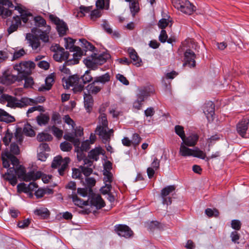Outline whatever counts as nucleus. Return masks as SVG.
<instances>
[{"mask_svg":"<svg viewBox=\"0 0 249 249\" xmlns=\"http://www.w3.org/2000/svg\"><path fill=\"white\" fill-rule=\"evenodd\" d=\"M5 157L10 160L13 167L9 168L7 172L2 175V177L14 186L18 182L17 176L18 178L23 179L26 171L22 165H19V160L15 156L12 155L7 152L5 153Z\"/></svg>","mask_w":249,"mask_h":249,"instance_id":"1","label":"nucleus"},{"mask_svg":"<svg viewBox=\"0 0 249 249\" xmlns=\"http://www.w3.org/2000/svg\"><path fill=\"white\" fill-rule=\"evenodd\" d=\"M64 40L65 48L73 53V58L67 60L66 63L68 65L78 64L79 60L83 55L81 49L79 47L74 46L75 40L71 38H65Z\"/></svg>","mask_w":249,"mask_h":249,"instance_id":"2","label":"nucleus"},{"mask_svg":"<svg viewBox=\"0 0 249 249\" xmlns=\"http://www.w3.org/2000/svg\"><path fill=\"white\" fill-rule=\"evenodd\" d=\"M23 75L19 74L18 71H15L14 69L11 72L5 71L2 76L0 77V82L2 84L9 85L15 82L16 81H22Z\"/></svg>","mask_w":249,"mask_h":249,"instance_id":"3","label":"nucleus"},{"mask_svg":"<svg viewBox=\"0 0 249 249\" xmlns=\"http://www.w3.org/2000/svg\"><path fill=\"white\" fill-rule=\"evenodd\" d=\"M172 3L175 8L185 14L190 15L196 11V7L188 0H172Z\"/></svg>","mask_w":249,"mask_h":249,"instance_id":"4","label":"nucleus"},{"mask_svg":"<svg viewBox=\"0 0 249 249\" xmlns=\"http://www.w3.org/2000/svg\"><path fill=\"white\" fill-rule=\"evenodd\" d=\"M70 162V159L69 157H65L62 159L60 156H58L54 158L51 166L53 168L58 169V173L59 175L64 176L65 172L68 168V164Z\"/></svg>","mask_w":249,"mask_h":249,"instance_id":"5","label":"nucleus"},{"mask_svg":"<svg viewBox=\"0 0 249 249\" xmlns=\"http://www.w3.org/2000/svg\"><path fill=\"white\" fill-rule=\"evenodd\" d=\"M66 88L72 87L74 93L81 92L84 89V86L81 84L80 76L77 74L70 76L66 81Z\"/></svg>","mask_w":249,"mask_h":249,"instance_id":"6","label":"nucleus"},{"mask_svg":"<svg viewBox=\"0 0 249 249\" xmlns=\"http://www.w3.org/2000/svg\"><path fill=\"white\" fill-rule=\"evenodd\" d=\"M51 50L54 53L53 58L56 61L61 62L67 60L69 58V52L65 51L64 49L59 44L52 45Z\"/></svg>","mask_w":249,"mask_h":249,"instance_id":"7","label":"nucleus"},{"mask_svg":"<svg viewBox=\"0 0 249 249\" xmlns=\"http://www.w3.org/2000/svg\"><path fill=\"white\" fill-rule=\"evenodd\" d=\"M35 64L32 61H23L14 66L15 71H18L19 74L23 75L22 78H25V74H28L31 70L35 67Z\"/></svg>","mask_w":249,"mask_h":249,"instance_id":"8","label":"nucleus"},{"mask_svg":"<svg viewBox=\"0 0 249 249\" xmlns=\"http://www.w3.org/2000/svg\"><path fill=\"white\" fill-rule=\"evenodd\" d=\"M88 201L89 204H90L91 206L95 207L97 209H100L105 206V203L101 196L93 192L89 193Z\"/></svg>","mask_w":249,"mask_h":249,"instance_id":"9","label":"nucleus"},{"mask_svg":"<svg viewBox=\"0 0 249 249\" xmlns=\"http://www.w3.org/2000/svg\"><path fill=\"white\" fill-rule=\"evenodd\" d=\"M50 19L56 25V29L59 34L61 36L64 35L68 30L67 24L62 20H60L56 16L51 14L49 16Z\"/></svg>","mask_w":249,"mask_h":249,"instance_id":"10","label":"nucleus"},{"mask_svg":"<svg viewBox=\"0 0 249 249\" xmlns=\"http://www.w3.org/2000/svg\"><path fill=\"white\" fill-rule=\"evenodd\" d=\"M95 132L102 139L103 143H106L110 140V135L113 133V129L108 130V127L97 126Z\"/></svg>","mask_w":249,"mask_h":249,"instance_id":"11","label":"nucleus"},{"mask_svg":"<svg viewBox=\"0 0 249 249\" xmlns=\"http://www.w3.org/2000/svg\"><path fill=\"white\" fill-rule=\"evenodd\" d=\"M183 66H188L190 68H194L196 66V55L191 49H187L184 53Z\"/></svg>","mask_w":249,"mask_h":249,"instance_id":"12","label":"nucleus"},{"mask_svg":"<svg viewBox=\"0 0 249 249\" xmlns=\"http://www.w3.org/2000/svg\"><path fill=\"white\" fill-rule=\"evenodd\" d=\"M155 92V89L152 85H147L141 87L139 89V93L137 94V97H139L141 101H144L151 94Z\"/></svg>","mask_w":249,"mask_h":249,"instance_id":"13","label":"nucleus"},{"mask_svg":"<svg viewBox=\"0 0 249 249\" xmlns=\"http://www.w3.org/2000/svg\"><path fill=\"white\" fill-rule=\"evenodd\" d=\"M115 231L120 236L129 238L133 235V231L130 228L125 225H118L115 226Z\"/></svg>","mask_w":249,"mask_h":249,"instance_id":"14","label":"nucleus"},{"mask_svg":"<svg viewBox=\"0 0 249 249\" xmlns=\"http://www.w3.org/2000/svg\"><path fill=\"white\" fill-rule=\"evenodd\" d=\"M176 187L174 185L167 186L163 188L161 191V196L162 198V203L163 204L169 205L172 203L171 197H166V196L175 191Z\"/></svg>","mask_w":249,"mask_h":249,"instance_id":"15","label":"nucleus"},{"mask_svg":"<svg viewBox=\"0 0 249 249\" xmlns=\"http://www.w3.org/2000/svg\"><path fill=\"white\" fill-rule=\"evenodd\" d=\"M51 30L50 26H48L46 30L43 31L40 29L36 28H34L32 30V32L36 34L40 39L44 42H48L49 40V34Z\"/></svg>","mask_w":249,"mask_h":249,"instance_id":"16","label":"nucleus"},{"mask_svg":"<svg viewBox=\"0 0 249 249\" xmlns=\"http://www.w3.org/2000/svg\"><path fill=\"white\" fill-rule=\"evenodd\" d=\"M214 105L212 101L206 102L203 106V112L209 121L213 120V116L214 114Z\"/></svg>","mask_w":249,"mask_h":249,"instance_id":"17","label":"nucleus"},{"mask_svg":"<svg viewBox=\"0 0 249 249\" xmlns=\"http://www.w3.org/2000/svg\"><path fill=\"white\" fill-rule=\"evenodd\" d=\"M17 100L15 97L11 96L8 94H3L0 96V102L4 103L7 102V106L11 107H17L18 104Z\"/></svg>","mask_w":249,"mask_h":249,"instance_id":"18","label":"nucleus"},{"mask_svg":"<svg viewBox=\"0 0 249 249\" xmlns=\"http://www.w3.org/2000/svg\"><path fill=\"white\" fill-rule=\"evenodd\" d=\"M92 165V160H90L88 159H85L83 165H81L80 166L82 173L86 177L89 176L93 171V169L91 167Z\"/></svg>","mask_w":249,"mask_h":249,"instance_id":"19","label":"nucleus"},{"mask_svg":"<svg viewBox=\"0 0 249 249\" xmlns=\"http://www.w3.org/2000/svg\"><path fill=\"white\" fill-rule=\"evenodd\" d=\"M249 123V120L248 119H243L237 124V131L242 137H244L246 134Z\"/></svg>","mask_w":249,"mask_h":249,"instance_id":"20","label":"nucleus"},{"mask_svg":"<svg viewBox=\"0 0 249 249\" xmlns=\"http://www.w3.org/2000/svg\"><path fill=\"white\" fill-rule=\"evenodd\" d=\"M104 150L101 147H95L89 152L88 158L90 160H93L97 161L99 159V155L104 154Z\"/></svg>","mask_w":249,"mask_h":249,"instance_id":"21","label":"nucleus"},{"mask_svg":"<svg viewBox=\"0 0 249 249\" xmlns=\"http://www.w3.org/2000/svg\"><path fill=\"white\" fill-rule=\"evenodd\" d=\"M84 107L87 112L90 113L92 110L93 105V98L90 94L84 93Z\"/></svg>","mask_w":249,"mask_h":249,"instance_id":"22","label":"nucleus"},{"mask_svg":"<svg viewBox=\"0 0 249 249\" xmlns=\"http://www.w3.org/2000/svg\"><path fill=\"white\" fill-rule=\"evenodd\" d=\"M21 24L20 18L19 16H16L13 18V20L11 21V24L7 29L8 34L10 35L14 32L17 31L18 28Z\"/></svg>","mask_w":249,"mask_h":249,"instance_id":"23","label":"nucleus"},{"mask_svg":"<svg viewBox=\"0 0 249 249\" xmlns=\"http://www.w3.org/2000/svg\"><path fill=\"white\" fill-rule=\"evenodd\" d=\"M198 140V136L196 134H192L186 137L185 136L182 140V142L185 145L188 146H194L197 143Z\"/></svg>","mask_w":249,"mask_h":249,"instance_id":"24","label":"nucleus"},{"mask_svg":"<svg viewBox=\"0 0 249 249\" xmlns=\"http://www.w3.org/2000/svg\"><path fill=\"white\" fill-rule=\"evenodd\" d=\"M30 46L33 50H37L40 46V42L39 38L36 35H29L27 36Z\"/></svg>","mask_w":249,"mask_h":249,"instance_id":"25","label":"nucleus"},{"mask_svg":"<svg viewBox=\"0 0 249 249\" xmlns=\"http://www.w3.org/2000/svg\"><path fill=\"white\" fill-rule=\"evenodd\" d=\"M0 121L8 124L15 122V119L4 110L0 108Z\"/></svg>","mask_w":249,"mask_h":249,"instance_id":"26","label":"nucleus"},{"mask_svg":"<svg viewBox=\"0 0 249 249\" xmlns=\"http://www.w3.org/2000/svg\"><path fill=\"white\" fill-rule=\"evenodd\" d=\"M128 52L129 57L133 61L134 65H136L137 67L140 66L142 60L139 58L135 50L133 49L130 48L128 50Z\"/></svg>","mask_w":249,"mask_h":249,"instance_id":"27","label":"nucleus"},{"mask_svg":"<svg viewBox=\"0 0 249 249\" xmlns=\"http://www.w3.org/2000/svg\"><path fill=\"white\" fill-rule=\"evenodd\" d=\"M95 62H97L98 65H101L105 63L107 60L110 57L109 54L107 53L97 54L96 53H93Z\"/></svg>","mask_w":249,"mask_h":249,"instance_id":"28","label":"nucleus"},{"mask_svg":"<svg viewBox=\"0 0 249 249\" xmlns=\"http://www.w3.org/2000/svg\"><path fill=\"white\" fill-rule=\"evenodd\" d=\"M70 197L72 198V201L75 205L80 207L82 206H87L89 205V201H84L78 197L75 192H72L71 195H70Z\"/></svg>","mask_w":249,"mask_h":249,"instance_id":"29","label":"nucleus"},{"mask_svg":"<svg viewBox=\"0 0 249 249\" xmlns=\"http://www.w3.org/2000/svg\"><path fill=\"white\" fill-rule=\"evenodd\" d=\"M53 82V76L52 75L48 76L45 79V85H42L41 87H40L39 90L44 91L50 90L52 87Z\"/></svg>","mask_w":249,"mask_h":249,"instance_id":"30","label":"nucleus"},{"mask_svg":"<svg viewBox=\"0 0 249 249\" xmlns=\"http://www.w3.org/2000/svg\"><path fill=\"white\" fill-rule=\"evenodd\" d=\"M93 55V54H92L90 57L85 59L83 62L88 68L95 70L97 69L98 65L97 62H95V59Z\"/></svg>","mask_w":249,"mask_h":249,"instance_id":"31","label":"nucleus"},{"mask_svg":"<svg viewBox=\"0 0 249 249\" xmlns=\"http://www.w3.org/2000/svg\"><path fill=\"white\" fill-rule=\"evenodd\" d=\"M193 149L188 148L184 143H181L179 148V153L183 157L192 156Z\"/></svg>","mask_w":249,"mask_h":249,"instance_id":"32","label":"nucleus"},{"mask_svg":"<svg viewBox=\"0 0 249 249\" xmlns=\"http://www.w3.org/2000/svg\"><path fill=\"white\" fill-rule=\"evenodd\" d=\"M95 83H94V80H93V81L91 83L89 84L86 87V89H87L89 92L88 94H96L97 93L99 92L101 89H102V87L98 86H95Z\"/></svg>","mask_w":249,"mask_h":249,"instance_id":"33","label":"nucleus"},{"mask_svg":"<svg viewBox=\"0 0 249 249\" xmlns=\"http://www.w3.org/2000/svg\"><path fill=\"white\" fill-rule=\"evenodd\" d=\"M34 213L41 219H46L50 215L49 210L46 208L37 209L35 210Z\"/></svg>","mask_w":249,"mask_h":249,"instance_id":"34","label":"nucleus"},{"mask_svg":"<svg viewBox=\"0 0 249 249\" xmlns=\"http://www.w3.org/2000/svg\"><path fill=\"white\" fill-rule=\"evenodd\" d=\"M17 107H22L34 105L33 99L28 97H22L20 100L17 102Z\"/></svg>","mask_w":249,"mask_h":249,"instance_id":"35","label":"nucleus"},{"mask_svg":"<svg viewBox=\"0 0 249 249\" xmlns=\"http://www.w3.org/2000/svg\"><path fill=\"white\" fill-rule=\"evenodd\" d=\"M94 83H100L104 85L107 82L110 81V76L109 73L107 72L99 76H96L94 78Z\"/></svg>","mask_w":249,"mask_h":249,"instance_id":"36","label":"nucleus"},{"mask_svg":"<svg viewBox=\"0 0 249 249\" xmlns=\"http://www.w3.org/2000/svg\"><path fill=\"white\" fill-rule=\"evenodd\" d=\"M36 120L37 124L39 125L42 126L46 125L48 124L50 120V117L48 115L46 114H40L39 115L36 117Z\"/></svg>","mask_w":249,"mask_h":249,"instance_id":"37","label":"nucleus"},{"mask_svg":"<svg viewBox=\"0 0 249 249\" xmlns=\"http://www.w3.org/2000/svg\"><path fill=\"white\" fill-rule=\"evenodd\" d=\"M80 78L81 84L83 85L90 82L93 79L94 80V78H93L90 74V70L86 71L83 75L80 76Z\"/></svg>","mask_w":249,"mask_h":249,"instance_id":"38","label":"nucleus"},{"mask_svg":"<svg viewBox=\"0 0 249 249\" xmlns=\"http://www.w3.org/2000/svg\"><path fill=\"white\" fill-rule=\"evenodd\" d=\"M129 8L131 13L133 17H135L140 11L139 3L137 0H134L132 2L129 3Z\"/></svg>","mask_w":249,"mask_h":249,"instance_id":"39","label":"nucleus"},{"mask_svg":"<svg viewBox=\"0 0 249 249\" xmlns=\"http://www.w3.org/2000/svg\"><path fill=\"white\" fill-rule=\"evenodd\" d=\"M9 152L12 155H18L20 153V149L18 145L15 142H12L10 147V151H6L4 152V155L5 156V153Z\"/></svg>","mask_w":249,"mask_h":249,"instance_id":"40","label":"nucleus"},{"mask_svg":"<svg viewBox=\"0 0 249 249\" xmlns=\"http://www.w3.org/2000/svg\"><path fill=\"white\" fill-rule=\"evenodd\" d=\"M37 140L40 142H50L53 140V137L48 133H41L37 135Z\"/></svg>","mask_w":249,"mask_h":249,"instance_id":"41","label":"nucleus"},{"mask_svg":"<svg viewBox=\"0 0 249 249\" xmlns=\"http://www.w3.org/2000/svg\"><path fill=\"white\" fill-rule=\"evenodd\" d=\"M192 156L205 160L207 158L206 153L203 151L200 150L198 147H196L193 149Z\"/></svg>","mask_w":249,"mask_h":249,"instance_id":"42","label":"nucleus"},{"mask_svg":"<svg viewBox=\"0 0 249 249\" xmlns=\"http://www.w3.org/2000/svg\"><path fill=\"white\" fill-rule=\"evenodd\" d=\"M23 132L25 135L30 137L34 136L36 134L32 126L29 123L25 124L23 128Z\"/></svg>","mask_w":249,"mask_h":249,"instance_id":"43","label":"nucleus"},{"mask_svg":"<svg viewBox=\"0 0 249 249\" xmlns=\"http://www.w3.org/2000/svg\"><path fill=\"white\" fill-rule=\"evenodd\" d=\"M79 41L81 43L82 47L87 50L93 52L94 50L96 49L95 47L93 45L85 39H80Z\"/></svg>","mask_w":249,"mask_h":249,"instance_id":"44","label":"nucleus"},{"mask_svg":"<svg viewBox=\"0 0 249 249\" xmlns=\"http://www.w3.org/2000/svg\"><path fill=\"white\" fill-rule=\"evenodd\" d=\"M99 124L97 126L108 127V122L107 115L105 113H101L98 117Z\"/></svg>","mask_w":249,"mask_h":249,"instance_id":"45","label":"nucleus"},{"mask_svg":"<svg viewBox=\"0 0 249 249\" xmlns=\"http://www.w3.org/2000/svg\"><path fill=\"white\" fill-rule=\"evenodd\" d=\"M4 6L8 8H13L14 7L12 2L9 0H0V13H2L4 9Z\"/></svg>","mask_w":249,"mask_h":249,"instance_id":"46","label":"nucleus"},{"mask_svg":"<svg viewBox=\"0 0 249 249\" xmlns=\"http://www.w3.org/2000/svg\"><path fill=\"white\" fill-rule=\"evenodd\" d=\"M103 175L104 176V181L105 183L110 184L112 181V174L107 170H104Z\"/></svg>","mask_w":249,"mask_h":249,"instance_id":"47","label":"nucleus"},{"mask_svg":"<svg viewBox=\"0 0 249 249\" xmlns=\"http://www.w3.org/2000/svg\"><path fill=\"white\" fill-rule=\"evenodd\" d=\"M51 131L53 133V134L54 135V136H55L58 139L61 138L63 134V131L61 129L58 128L57 127L55 126V125H53L51 127Z\"/></svg>","mask_w":249,"mask_h":249,"instance_id":"48","label":"nucleus"},{"mask_svg":"<svg viewBox=\"0 0 249 249\" xmlns=\"http://www.w3.org/2000/svg\"><path fill=\"white\" fill-rule=\"evenodd\" d=\"M175 131L176 133L180 137L182 140L185 137V132L184 131V128L182 126L179 125H177L175 127Z\"/></svg>","mask_w":249,"mask_h":249,"instance_id":"49","label":"nucleus"},{"mask_svg":"<svg viewBox=\"0 0 249 249\" xmlns=\"http://www.w3.org/2000/svg\"><path fill=\"white\" fill-rule=\"evenodd\" d=\"M86 182L89 188V193L93 192L91 188L95 185V179L93 178H86Z\"/></svg>","mask_w":249,"mask_h":249,"instance_id":"50","label":"nucleus"},{"mask_svg":"<svg viewBox=\"0 0 249 249\" xmlns=\"http://www.w3.org/2000/svg\"><path fill=\"white\" fill-rule=\"evenodd\" d=\"M60 148L63 151L68 152L71 150L72 146L71 143L68 142H64L60 143Z\"/></svg>","mask_w":249,"mask_h":249,"instance_id":"51","label":"nucleus"},{"mask_svg":"<svg viewBox=\"0 0 249 249\" xmlns=\"http://www.w3.org/2000/svg\"><path fill=\"white\" fill-rule=\"evenodd\" d=\"M75 151L77 153V158L79 161L83 160V162H84V159H88V157H86V154L84 153L85 151L82 150L79 147L75 149Z\"/></svg>","mask_w":249,"mask_h":249,"instance_id":"52","label":"nucleus"},{"mask_svg":"<svg viewBox=\"0 0 249 249\" xmlns=\"http://www.w3.org/2000/svg\"><path fill=\"white\" fill-rule=\"evenodd\" d=\"M36 25L38 27L44 26L46 22V20L41 16H37L34 18Z\"/></svg>","mask_w":249,"mask_h":249,"instance_id":"53","label":"nucleus"},{"mask_svg":"<svg viewBox=\"0 0 249 249\" xmlns=\"http://www.w3.org/2000/svg\"><path fill=\"white\" fill-rule=\"evenodd\" d=\"M14 134L17 142L19 144H21L23 140V136L21 129L17 128Z\"/></svg>","mask_w":249,"mask_h":249,"instance_id":"54","label":"nucleus"},{"mask_svg":"<svg viewBox=\"0 0 249 249\" xmlns=\"http://www.w3.org/2000/svg\"><path fill=\"white\" fill-rule=\"evenodd\" d=\"M72 178L74 179H81L82 178V171L79 168H72Z\"/></svg>","mask_w":249,"mask_h":249,"instance_id":"55","label":"nucleus"},{"mask_svg":"<svg viewBox=\"0 0 249 249\" xmlns=\"http://www.w3.org/2000/svg\"><path fill=\"white\" fill-rule=\"evenodd\" d=\"M12 137L13 134L10 133L9 130L7 129L4 137L2 139V141L5 145H8L9 143L11 142Z\"/></svg>","mask_w":249,"mask_h":249,"instance_id":"56","label":"nucleus"},{"mask_svg":"<svg viewBox=\"0 0 249 249\" xmlns=\"http://www.w3.org/2000/svg\"><path fill=\"white\" fill-rule=\"evenodd\" d=\"M205 213L209 217H212V216L217 217L219 215V212L216 209H214L213 210H212L210 208H207L205 210Z\"/></svg>","mask_w":249,"mask_h":249,"instance_id":"57","label":"nucleus"},{"mask_svg":"<svg viewBox=\"0 0 249 249\" xmlns=\"http://www.w3.org/2000/svg\"><path fill=\"white\" fill-rule=\"evenodd\" d=\"M149 228L150 230H154L155 229H162V225L158 221H151L149 225Z\"/></svg>","mask_w":249,"mask_h":249,"instance_id":"58","label":"nucleus"},{"mask_svg":"<svg viewBox=\"0 0 249 249\" xmlns=\"http://www.w3.org/2000/svg\"><path fill=\"white\" fill-rule=\"evenodd\" d=\"M101 15V12L98 9L91 11V13L90 14V19L92 20H95L97 18H100Z\"/></svg>","mask_w":249,"mask_h":249,"instance_id":"59","label":"nucleus"},{"mask_svg":"<svg viewBox=\"0 0 249 249\" xmlns=\"http://www.w3.org/2000/svg\"><path fill=\"white\" fill-rule=\"evenodd\" d=\"M92 9V6H85L84 5H81L79 7L80 13L81 15V17H83L85 16V13H89L90 11H91Z\"/></svg>","mask_w":249,"mask_h":249,"instance_id":"60","label":"nucleus"},{"mask_svg":"<svg viewBox=\"0 0 249 249\" xmlns=\"http://www.w3.org/2000/svg\"><path fill=\"white\" fill-rule=\"evenodd\" d=\"M142 140V138L140 135L137 133H134L133 135L132 139L131 140L132 144L134 146H137L139 145Z\"/></svg>","mask_w":249,"mask_h":249,"instance_id":"61","label":"nucleus"},{"mask_svg":"<svg viewBox=\"0 0 249 249\" xmlns=\"http://www.w3.org/2000/svg\"><path fill=\"white\" fill-rule=\"evenodd\" d=\"M23 80L25 81V88L31 87L34 84L33 79L31 77H28L27 74H25V78H23Z\"/></svg>","mask_w":249,"mask_h":249,"instance_id":"62","label":"nucleus"},{"mask_svg":"<svg viewBox=\"0 0 249 249\" xmlns=\"http://www.w3.org/2000/svg\"><path fill=\"white\" fill-rule=\"evenodd\" d=\"M116 78L117 80H118L120 82L124 85L127 86L129 84V82L126 78L121 74H117L116 75Z\"/></svg>","mask_w":249,"mask_h":249,"instance_id":"63","label":"nucleus"},{"mask_svg":"<svg viewBox=\"0 0 249 249\" xmlns=\"http://www.w3.org/2000/svg\"><path fill=\"white\" fill-rule=\"evenodd\" d=\"M25 53V51L23 49H21L19 51H16L14 53L12 60L18 59L22 56H23Z\"/></svg>","mask_w":249,"mask_h":249,"instance_id":"64","label":"nucleus"}]
</instances>
